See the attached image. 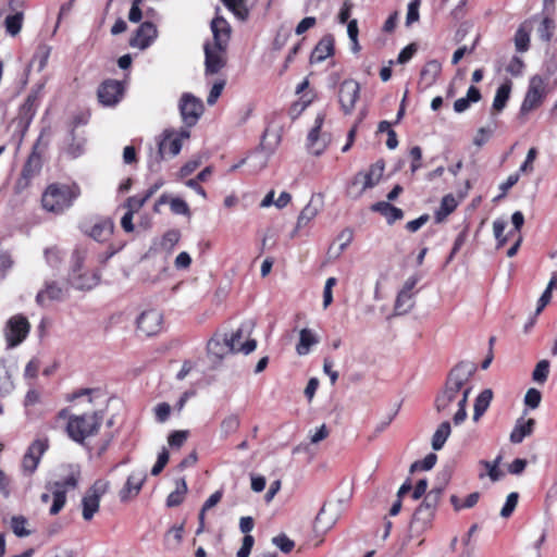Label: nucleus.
Instances as JSON below:
<instances>
[{
    "label": "nucleus",
    "mask_w": 557,
    "mask_h": 557,
    "mask_svg": "<svg viewBox=\"0 0 557 557\" xmlns=\"http://www.w3.org/2000/svg\"><path fill=\"white\" fill-rule=\"evenodd\" d=\"M475 367L471 363L460 362L456 364L447 375L445 386L435 398L434 406L438 413H448L453 404L458 409L453 420L456 425L461 424L467 418L466 406L472 391L471 379Z\"/></svg>",
    "instance_id": "nucleus-1"
},
{
    "label": "nucleus",
    "mask_w": 557,
    "mask_h": 557,
    "mask_svg": "<svg viewBox=\"0 0 557 557\" xmlns=\"http://www.w3.org/2000/svg\"><path fill=\"white\" fill-rule=\"evenodd\" d=\"M82 196V188L75 181L48 183L40 195V209L57 218L67 213Z\"/></svg>",
    "instance_id": "nucleus-2"
},
{
    "label": "nucleus",
    "mask_w": 557,
    "mask_h": 557,
    "mask_svg": "<svg viewBox=\"0 0 557 557\" xmlns=\"http://www.w3.org/2000/svg\"><path fill=\"white\" fill-rule=\"evenodd\" d=\"M55 425L65 422L67 436L76 442L84 443L87 437L99 433L103 422V412L94 411L83 414H71L67 408L61 409L54 419Z\"/></svg>",
    "instance_id": "nucleus-3"
},
{
    "label": "nucleus",
    "mask_w": 557,
    "mask_h": 557,
    "mask_svg": "<svg viewBox=\"0 0 557 557\" xmlns=\"http://www.w3.org/2000/svg\"><path fill=\"white\" fill-rule=\"evenodd\" d=\"M243 337V330L238 329L230 336L227 334L215 333L207 344V351L209 357L221 361L227 355L234 352H244L246 355L252 352L257 347L256 339H248L240 347H236V338Z\"/></svg>",
    "instance_id": "nucleus-4"
},
{
    "label": "nucleus",
    "mask_w": 557,
    "mask_h": 557,
    "mask_svg": "<svg viewBox=\"0 0 557 557\" xmlns=\"http://www.w3.org/2000/svg\"><path fill=\"white\" fill-rule=\"evenodd\" d=\"M79 480L81 470L78 466L70 465L64 475L47 485V488L52 493L53 499L49 510L51 516L58 515L64 508L66 504V493L71 490H75L78 486Z\"/></svg>",
    "instance_id": "nucleus-5"
},
{
    "label": "nucleus",
    "mask_w": 557,
    "mask_h": 557,
    "mask_svg": "<svg viewBox=\"0 0 557 557\" xmlns=\"http://www.w3.org/2000/svg\"><path fill=\"white\" fill-rule=\"evenodd\" d=\"M44 165L42 154L39 151V144L36 143L27 156L21 173L14 183V193L20 195L27 190L33 181L40 175Z\"/></svg>",
    "instance_id": "nucleus-6"
},
{
    "label": "nucleus",
    "mask_w": 557,
    "mask_h": 557,
    "mask_svg": "<svg viewBox=\"0 0 557 557\" xmlns=\"http://www.w3.org/2000/svg\"><path fill=\"white\" fill-rule=\"evenodd\" d=\"M547 96L546 81L541 75H533L519 110V119H524L530 112L539 109Z\"/></svg>",
    "instance_id": "nucleus-7"
},
{
    "label": "nucleus",
    "mask_w": 557,
    "mask_h": 557,
    "mask_svg": "<svg viewBox=\"0 0 557 557\" xmlns=\"http://www.w3.org/2000/svg\"><path fill=\"white\" fill-rule=\"evenodd\" d=\"M109 488V482L97 480L86 492L82 499L83 506V518L86 521H90L95 513L99 511L100 499L107 493Z\"/></svg>",
    "instance_id": "nucleus-8"
},
{
    "label": "nucleus",
    "mask_w": 557,
    "mask_h": 557,
    "mask_svg": "<svg viewBox=\"0 0 557 557\" xmlns=\"http://www.w3.org/2000/svg\"><path fill=\"white\" fill-rule=\"evenodd\" d=\"M30 331V324L26 317L15 314L7 322L5 341L8 347L13 348L25 341Z\"/></svg>",
    "instance_id": "nucleus-9"
},
{
    "label": "nucleus",
    "mask_w": 557,
    "mask_h": 557,
    "mask_svg": "<svg viewBox=\"0 0 557 557\" xmlns=\"http://www.w3.org/2000/svg\"><path fill=\"white\" fill-rule=\"evenodd\" d=\"M125 86L117 79H104L97 89V98L103 107H115L124 97Z\"/></svg>",
    "instance_id": "nucleus-10"
},
{
    "label": "nucleus",
    "mask_w": 557,
    "mask_h": 557,
    "mask_svg": "<svg viewBox=\"0 0 557 557\" xmlns=\"http://www.w3.org/2000/svg\"><path fill=\"white\" fill-rule=\"evenodd\" d=\"M163 317L156 310L144 311L137 319V332L141 336H153L162 330Z\"/></svg>",
    "instance_id": "nucleus-11"
},
{
    "label": "nucleus",
    "mask_w": 557,
    "mask_h": 557,
    "mask_svg": "<svg viewBox=\"0 0 557 557\" xmlns=\"http://www.w3.org/2000/svg\"><path fill=\"white\" fill-rule=\"evenodd\" d=\"M360 85L354 79H345L339 85L338 100L345 114H350L359 99Z\"/></svg>",
    "instance_id": "nucleus-12"
},
{
    "label": "nucleus",
    "mask_w": 557,
    "mask_h": 557,
    "mask_svg": "<svg viewBox=\"0 0 557 557\" xmlns=\"http://www.w3.org/2000/svg\"><path fill=\"white\" fill-rule=\"evenodd\" d=\"M180 110L184 123L187 126H194L203 112V104L196 97L185 94L181 99Z\"/></svg>",
    "instance_id": "nucleus-13"
},
{
    "label": "nucleus",
    "mask_w": 557,
    "mask_h": 557,
    "mask_svg": "<svg viewBox=\"0 0 557 557\" xmlns=\"http://www.w3.org/2000/svg\"><path fill=\"white\" fill-rule=\"evenodd\" d=\"M47 448L48 444L42 440H36L29 445L22 460V469L25 474L32 475L36 471Z\"/></svg>",
    "instance_id": "nucleus-14"
},
{
    "label": "nucleus",
    "mask_w": 557,
    "mask_h": 557,
    "mask_svg": "<svg viewBox=\"0 0 557 557\" xmlns=\"http://www.w3.org/2000/svg\"><path fill=\"white\" fill-rule=\"evenodd\" d=\"M206 75L219 73L226 65V49H221L211 44L205 45Z\"/></svg>",
    "instance_id": "nucleus-15"
},
{
    "label": "nucleus",
    "mask_w": 557,
    "mask_h": 557,
    "mask_svg": "<svg viewBox=\"0 0 557 557\" xmlns=\"http://www.w3.org/2000/svg\"><path fill=\"white\" fill-rule=\"evenodd\" d=\"M325 120L324 113H319L314 120V125L307 137V147L315 156L321 154L326 148V140L321 136V128Z\"/></svg>",
    "instance_id": "nucleus-16"
},
{
    "label": "nucleus",
    "mask_w": 557,
    "mask_h": 557,
    "mask_svg": "<svg viewBox=\"0 0 557 557\" xmlns=\"http://www.w3.org/2000/svg\"><path fill=\"white\" fill-rule=\"evenodd\" d=\"M157 33V27L152 22H144L129 39V46L141 50L146 49L154 40Z\"/></svg>",
    "instance_id": "nucleus-17"
},
{
    "label": "nucleus",
    "mask_w": 557,
    "mask_h": 557,
    "mask_svg": "<svg viewBox=\"0 0 557 557\" xmlns=\"http://www.w3.org/2000/svg\"><path fill=\"white\" fill-rule=\"evenodd\" d=\"M147 479V475L144 471H134L132 472L124 486L121 488L119 496L121 502H127L131 498L136 497Z\"/></svg>",
    "instance_id": "nucleus-18"
},
{
    "label": "nucleus",
    "mask_w": 557,
    "mask_h": 557,
    "mask_svg": "<svg viewBox=\"0 0 557 557\" xmlns=\"http://www.w3.org/2000/svg\"><path fill=\"white\" fill-rule=\"evenodd\" d=\"M213 34V45L221 49H226L231 38V26L222 16H215L211 22Z\"/></svg>",
    "instance_id": "nucleus-19"
},
{
    "label": "nucleus",
    "mask_w": 557,
    "mask_h": 557,
    "mask_svg": "<svg viewBox=\"0 0 557 557\" xmlns=\"http://www.w3.org/2000/svg\"><path fill=\"white\" fill-rule=\"evenodd\" d=\"M182 149V140L180 137L174 136L170 131H164L163 138L159 143L158 156L160 160L166 157H174L180 153Z\"/></svg>",
    "instance_id": "nucleus-20"
},
{
    "label": "nucleus",
    "mask_w": 557,
    "mask_h": 557,
    "mask_svg": "<svg viewBox=\"0 0 557 557\" xmlns=\"http://www.w3.org/2000/svg\"><path fill=\"white\" fill-rule=\"evenodd\" d=\"M335 50V40L331 34L323 36L310 54V63L323 62L326 58L332 57Z\"/></svg>",
    "instance_id": "nucleus-21"
},
{
    "label": "nucleus",
    "mask_w": 557,
    "mask_h": 557,
    "mask_svg": "<svg viewBox=\"0 0 557 557\" xmlns=\"http://www.w3.org/2000/svg\"><path fill=\"white\" fill-rule=\"evenodd\" d=\"M114 227L115 226L112 219H101L94 224L89 232V236L100 243L107 242L113 235Z\"/></svg>",
    "instance_id": "nucleus-22"
},
{
    "label": "nucleus",
    "mask_w": 557,
    "mask_h": 557,
    "mask_svg": "<svg viewBox=\"0 0 557 557\" xmlns=\"http://www.w3.org/2000/svg\"><path fill=\"white\" fill-rule=\"evenodd\" d=\"M63 296L62 287L55 282H49L46 283L45 288L37 294L36 301L40 306H46L49 301L61 300Z\"/></svg>",
    "instance_id": "nucleus-23"
},
{
    "label": "nucleus",
    "mask_w": 557,
    "mask_h": 557,
    "mask_svg": "<svg viewBox=\"0 0 557 557\" xmlns=\"http://www.w3.org/2000/svg\"><path fill=\"white\" fill-rule=\"evenodd\" d=\"M372 210L380 212L383 216H385L388 224H393L397 220H401L404 218V211L387 201H380L374 203L372 206Z\"/></svg>",
    "instance_id": "nucleus-24"
},
{
    "label": "nucleus",
    "mask_w": 557,
    "mask_h": 557,
    "mask_svg": "<svg viewBox=\"0 0 557 557\" xmlns=\"http://www.w3.org/2000/svg\"><path fill=\"white\" fill-rule=\"evenodd\" d=\"M481 98L482 95L480 89L475 86H470L467 91V96L459 98L454 102V110L457 113H462L469 109L471 103L479 102Z\"/></svg>",
    "instance_id": "nucleus-25"
},
{
    "label": "nucleus",
    "mask_w": 557,
    "mask_h": 557,
    "mask_svg": "<svg viewBox=\"0 0 557 557\" xmlns=\"http://www.w3.org/2000/svg\"><path fill=\"white\" fill-rule=\"evenodd\" d=\"M442 71L441 63L436 60H431L425 63L420 72V82L424 83L426 87L433 85Z\"/></svg>",
    "instance_id": "nucleus-26"
},
{
    "label": "nucleus",
    "mask_w": 557,
    "mask_h": 557,
    "mask_svg": "<svg viewBox=\"0 0 557 557\" xmlns=\"http://www.w3.org/2000/svg\"><path fill=\"white\" fill-rule=\"evenodd\" d=\"M457 206V200L451 194L445 195L442 198L440 208L435 212L436 222L440 223L444 221L450 213L456 210Z\"/></svg>",
    "instance_id": "nucleus-27"
},
{
    "label": "nucleus",
    "mask_w": 557,
    "mask_h": 557,
    "mask_svg": "<svg viewBox=\"0 0 557 557\" xmlns=\"http://www.w3.org/2000/svg\"><path fill=\"white\" fill-rule=\"evenodd\" d=\"M318 343L317 336L309 329H302L299 333V343L296 346L298 355L304 356L310 351L311 346Z\"/></svg>",
    "instance_id": "nucleus-28"
},
{
    "label": "nucleus",
    "mask_w": 557,
    "mask_h": 557,
    "mask_svg": "<svg viewBox=\"0 0 557 557\" xmlns=\"http://www.w3.org/2000/svg\"><path fill=\"white\" fill-rule=\"evenodd\" d=\"M511 91V84L510 83H504L502 84L495 94L492 110L496 112H500L507 104Z\"/></svg>",
    "instance_id": "nucleus-29"
},
{
    "label": "nucleus",
    "mask_w": 557,
    "mask_h": 557,
    "mask_svg": "<svg viewBox=\"0 0 557 557\" xmlns=\"http://www.w3.org/2000/svg\"><path fill=\"white\" fill-rule=\"evenodd\" d=\"M450 433V423L448 421L442 422L432 436V448L434 450L442 449Z\"/></svg>",
    "instance_id": "nucleus-30"
},
{
    "label": "nucleus",
    "mask_w": 557,
    "mask_h": 557,
    "mask_svg": "<svg viewBox=\"0 0 557 557\" xmlns=\"http://www.w3.org/2000/svg\"><path fill=\"white\" fill-rule=\"evenodd\" d=\"M434 516H435V510H433L432 508L425 507L423 504H420V506L416 509V511L413 513L412 523L421 524V528L425 529L426 527L430 525Z\"/></svg>",
    "instance_id": "nucleus-31"
},
{
    "label": "nucleus",
    "mask_w": 557,
    "mask_h": 557,
    "mask_svg": "<svg viewBox=\"0 0 557 557\" xmlns=\"http://www.w3.org/2000/svg\"><path fill=\"white\" fill-rule=\"evenodd\" d=\"M492 398L493 393L491 389H484L479 394L474 403V420H478L487 410Z\"/></svg>",
    "instance_id": "nucleus-32"
},
{
    "label": "nucleus",
    "mask_w": 557,
    "mask_h": 557,
    "mask_svg": "<svg viewBox=\"0 0 557 557\" xmlns=\"http://www.w3.org/2000/svg\"><path fill=\"white\" fill-rule=\"evenodd\" d=\"M24 22V13L16 12L14 14L8 15L4 18V27L8 34L11 36H16L20 34Z\"/></svg>",
    "instance_id": "nucleus-33"
},
{
    "label": "nucleus",
    "mask_w": 557,
    "mask_h": 557,
    "mask_svg": "<svg viewBox=\"0 0 557 557\" xmlns=\"http://www.w3.org/2000/svg\"><path fill=\"white\" fill-rule=\"evenodd\" d=\"M223 4L239 20H246L249 15V10L246 0H221Z\"/></svg>",
    "instance_id": "nucleus-34"
},
{
    "label": "nucleus",
    "mask_w": 557,
    "mask_h": 557,
    "mask_svg": "<svg viewBox=\"0 0 557 557\" xmlns=\"http://www.w3.org/2000/svg\"><path fill=\"white\" fill-rule=\"evenodd\" d=\"M555 30V23L552 15L544 14V17L537 27V35L541 40L549 42Z\"/></svg>",
    "instance_id": "nucleus-35"
},
{
    "label": "nucleus",
    "mask_w": 557,
    "mask_h": 557,
    "mask_svg": "<svg viewBox=\"0 0 557 557\" xmlns=\"http://www.w3.org/2000/svg\"><path fill=\"white\" fill-rule=\"evenodd\" d=\"M187 493V484L184 479H182L176 486V490L170 493L166 498L168 507H177L184 502L185 494Z\"/></svg>",
    "instance_id": "nucleus-36"
},
{
    "label": "nucleus",
    "mask_w": 557,
    "mask_h": 557,
    "mask_svg": "<svg viewBox=\"0 0 557 557\" xmlns=\"http://www.w3.org/2000/svg\"><path fill=\"white\" fill-rule=\"evenodd\" d=\"M413 307L412 295L400 290L396 297L394 311L396 314H405Z\"/></svg>",
    "instance_id": "nucleus-37"
},
{
    "label": "nucleus",
    "mask_w": 557,
    "mask_h": 557,
    "mask_svg": "<svg viewBox=\"0 0 557 557\" xmlns=\"http://www.w3.org/2000/svg\"><path fill=\"white\" fill-rule=\"evenodd\" d=\"M319 213V208L310 201L300 212L297 220V227L307 226Z\"/></svg>",
    "instance_id": "nucleus-38"
},
{
    "label": "nucleus",
    "mask_w": 557,
    "mask_h": 557,
    "mask_svg": "<svg viewBox=\"0 0 557 557\" xmlns=\"http://www.w3.org/2000/svg\"><path fill=\"white\" fill-rule=\"evenodd\" d=\"M533 424L534 421L530 419L527 422L517 425L510 434V441L515 444L521 443L525 436L532 433Z\"/></svg>",
    "instance_id": "nucleus-39"
},
{
    "label": "nucleus",
    "mask_w": 557,
    "mask_h": 557,
    "mask_svg": "<svg viewBox=\"0 0 557 557\" xmlns=\"http://www.w3.org/2000/svg\"><path fill=\"white\" fill-rule=\"evenodd\" d=\"M39 103V91H32L25 99L24 103L21 107V112L23 115L32 119Z\"/></svg>",
    "instance_id": "nucleus-40"
},
{
    "label": "nucleus",
    "mask_w": 557,
    "mask_h": 557,
    "mask_svg": "<svg viewBox=\"0 0 557 557\" xmlns=\"http://www.w3.org/2000/svg\"><path fill=\"white\" fill-rule=\"evenodd\" d=\"M27 519L24 516H14L11 519V528L13 533L18 537L28 536L30 531L26 529Z\"/></svg>",
    "instance_id": "nucleus-41"
},
{
    "label": "nucleus",
    "mask_w": 557,
    "mask_h": 557,
    "mask_svg": "<svg viewBox=\"0 0 557 557\" xmlns=\"http://www.w3.org/2000/svg\"><path fill=\"white\" fill-rule=\"evenodd\" d=\"M71 143L67 144L65 152L71 158H77L84 152V139L76 138L74 132H70Z\"/></svg>",
    "instance_id": "nucleus-42"
},
{
    "label": "nucleus",
    "mask_w": 557,
    "mask_h": 557,
    "mask_svg": "<svg viewBox=\"0 0 557 557\" xmlns=\"http://www.w3.org/2000/svg\"><path fill=\"white\" fill-rule=\"evenodd\" d=\"M240 426V419L237 414L232 413L225 417L221 422V430L227 436L235 433Z\"/></svg>",
    "instance_id": "nucleus-43"
},
{
    "label": "nucleus",
    "mask_w": 557,
    "mask_h": 557,
    "mask_svg": "<svg viewBox=\"0 0 557 557\" xmlns=\"http://www.w3.org/2000/svg\"><path fill=\"white\" fill-rule=\"evenodd\" d=\"M529 42H530V34L529 30L524 28L523 25H521L515 35V44L516 48L520 52H524L529 49Z\"/></svg>",
    "instance_id": "nucleus-44"
},
{
    "label": "nucleus",
    "mask_w": 557,
    "mask_h": 557,
    "mask_svg": "<svg viewBox=\"0 0 557 557\" xmlns=\"http://www.w3.org/2000/svg\"><path fill=\"white\" fill-rule=\"evenodd\" d=\"M549 373V362L548 360H541L535 366V369L532 373V379L537 383L546 382Z\"/></svg>",
    "instance_id": "nucleus-45"
},
{
    "label": "nucleus",
    "mask_w": 557,
    "mask_h": 557,
    "mask_svg": "<svg viewBox=\"0 0 557 557\" xmlns=\"http://www.w3.org/2000/svg\"><path fill=\"white\" fill-rule=\"evenodd\" d=\"M189 431L187 430L173 431L168 437V443L172 448H181L187 441Z\"/></svg>",
    "instance_id": "nucleus-46"
},
{
    "label": "nucleus",
    "mask_w": 557,
    "mask_h": 557,
    "mask_svg": "<svg viewBox=\"0 0 557 557\" xmlns=\"http://www.w3.org/2000/svg\"><path fill=\"white\" fill-rule=\"evenodd\" d=\"M437 460V456L433 453L426 455L422 460L416 461L410 467V472H414L417 470H430L432 469Z\"/></svg>",
    "instance_id": "nucleus-47"
},
{
    "label": "nucleus",
    "mask_w": 557,
    "mask_h": 557,
    "mask_svg": "<svg viewBox=\"0 0 557 557\" xmlns=\"http://www.w3.org/2000/svg\"><path fill=\"white\" fill-rule=\"evenodd\" d=\"M518 498H519V494L517 492H512L507 496L506 503L500 510L502 517L508 518L512 515V512L515 511V509L517 507Z\"/></svg>",
    "instance_id": "nucleus-48"
},
{
    "label": "nucleus",
    "mask_w": 557,
    "mask_h": 557,
    "mask_svg": "<svg viewBox=\"0 0 557 557\" xmlns=\"http://www.w3.org/2000/svg\"><path fill=\"white\" fill-rule=\"evenodd\" d=\"M506 228V222L503 220H496L493 223V231L497 240V247H503L507 242L508 237L504 235Z\"/></svg>",
    "instance_id": "nucleus-49"
},
{
    "label": "nucleus",
    "mask_w": 557,
    "mask_h": 557,
    "mask_svg": "<svg viewBox=\"0 0 557 557\" xmlns=\"http://www.w3.org/2000/svg\"><path fill=\"white\" fill-rule=\"evenodd\" d=\"M442 488H433L424 497L423 504L425 507L432 508L436 511L437 505L440 503L442 496Z\"/></svg>",
    "instance_id": "nucleus-50"
},
{
    "label": "nucleus",
    "mask_w": 557,
    "mask_h": 557,
    "mask_svg": "<svg viewBox=\"0 0 557 557\" xmlns=\"http://www.w3.org/2000/svg\"><path fill=\"white\" fill-rule=\"evenodd\" d=\"M409 157L411 159L410 171L416 173L422 168V149L419 146H414L409 150Z\"/></svg>",
    "instance_id": "nucleus-51"
},
{
    "label": "nucleus",
    "mask_w": 557,
    "mask_h": 557,
    "mask_svg": "<svg viewBox=\"0 0 557 557\" xmlns=\"http://www.w3.org/2000/svg\"><path fill=\"white\" fill-rule=\"evenodd\" d=\"M169 458V451L166 448L163 447L162 450L159 453L158 459L151 469V474L159 475L168 465Z\"/></svg>",
    "instance_id": "nucleus-52"
},
{
    "label": "nucleus",
    "mask_w": 557,
    "mask_h": 557,
    "mask_svg": "<svg viewBox=\"0 0 557 557\" xmlns=\"http://www.w3.org/2000/svg\"><path fill=\"white\" fill-rule=\"evenodd\" d=\"M273 544L276 545L285 554L290 553L295 547V542L285 534H280L273 537Z\"/></svg>",
    "instance_id": "nucleus-53"
},
{
    "label": "nucleus",
    "mask_w": 557,
    "mask_h": 557,
    "mask_svg": "<svg viewBox=\"0 0 557 557\" xmlns=\"http://www.w3.org/2000/svg\"><path fill=\"white\" fill-rule=\"evenodd\" d=\"M225 79H219L212 85L211 90L207 97L208 104L212 106L218 101L225 87Z\"/></svg>",
    "instance_id": "nucleus-54"
},
{
    "label": "nucleus",
    "mask_w": 557,
    "mask_h": 557,
    "mask_svg": "<svg viewBox=\"0 0 557 557\" xmlns=\"http://www.w3.org/2000/svg\"><path fill=\"white\" fill-rule=\"evenodd\" d=\"M537 157V149L532 147L529 149L527 153V158L524 162L520 165L519 172L521 173H531L534 170L533 163Z\"/></svg>",
    "instance_id": "nucleus-55"
},
{
    "label": "nucleus",
    "mask_w": 557,
    "mask_h": 557,
    "mask_svg": "<svg viewBox=\"0 0 557 557\" xmlns=\"http://www.w3.org/2000/svg\"><path fill=\"white\" fill-rule=\"evenodd\" d=\"M146 202V198H144L143 195H136L128 197L124 207L127 209V211L136 213L145 206Z\"/></svg>",
    "instance_id": "nucleus-56"
},
{
    "label": "nucleus",
    "mask_w": 557,
    "mask_h": 557,
    "mask_svg": "<svg viewBox=\"0 0 557 557\" xmlns=\"http://www.w3.org/2000/svg\"><path fill=\"white\" fill-rule=\"evenodd\" d=\"M337 280L335 277H329L324 285L323 290V307L327 308L333 302V287L336 285Z\"/></svg>",
    "instance_id": "nucleus-57"
},
{
    "label": "nucleus",
    "mask_w": 557,
    "mask_h": 557,
    "mask_svg": "<svg viewBox=\"0 0 557 557\" xmlns=\"http://www.w3.org/2000/svg\"><path fill=\"white\" fill-rule=\"evenodd\" d=\"M468 237V227H465L456 237L451 251L448 257V261L453 260L455 255L461 249V247L465 245Z\"/></svg>",
    "instance_id": "nucleus-58"
},
{
    "label": "nucleus",
    "mask_w": 557,
    "mask_h": 557,
    "mask_svg": "<svg viewBox=\"0 0 557 557\" xmlns=\"http://www.w3.org/2000/svg\"><path fill=\"white\" fill-rule=\"evenodd\" d=\"M171 413V406L168 403H160L154 408V414L158 422H165Z\"/></svg>",
    "instance_id": "nucleus-59"
},
{
    "label": "nucleus",
    "mask_w": 557,
    "mask_h": 557,
    "mask_svg": "<svg viewBox=\"0 0 557 557\" xmlns=\"http://www.w3.org/2000/svg\"><path fill=\"white\" fill-rule=\"evenodd\" d=\"M542 399V395L540 391L535 388H530L524 397L525 405L530 408L534 409L537 408Z\"/></svg>",
    "instance_id": "nucleus-60"
},
{
    "label": "nucleus",
    "mask_w": 557,
    "mask_h": 557,
    "mask_svg": "<svg viewBox=\"0 0 557 557\" xmlns=\"http://www.w3.org/2000/svg\"><path fill=\"white\" fill-rule=\"evenodd\" d=\"M416 52H417V45L414 42L409 44L404 49H401V51L399 52L398 58H397V63H399V64L407 63L409 60H411V58L414 55Z\"/></svg>",
    "instance_id": "nucleus-61"
},
{
    "label": "nucleus",
    "mask_w": 557,
    "mask_h": 557,
    "mask_svg": "<svg viewBox=\"0 0 557 557\" xmlns=\"http://www.w3.org/2000/svg\"><path fill=\"white\" fill-rule=\"evenodd\" d=\"M255 543V539L252 535H245L243 539L242 547L237 550L236 556L237 557H249L252 546Z\"/></svg>",
    "instance_id": "nucleus-62"
},
{
    "label": "nucleus",
    "mask_w": 557,
    "mask_h": 557,
    "mask_svg": "<svg viewBox=\"0 0 557 557\" xmlns=\"http://www.w3.org/2000/svg\"><path fill=\"white\" fill-rule=\"evenodd\" d=\"M419 5L420 0H413L408 4V11L406 16L407 25H410L419 20Z\"/></svg>",
    "instance_id": "nucleus-63"
},
{
    "label": "nucleus",
    "mask_w": 557,
    "mask_h": 557,
    "mask_svg": "<svg viewBox=\"0 0 557 557\" xmlns=\"http://www.w3.org/2000/svg\"><path fill=\"white\" fill-rule=\"evenodd\" d=\"M170 207L172 212L175 214H188L189 207L188 205L181 198H173L170 201Z\"/></svg>",
    "instance_id": "nucleus-64"
}]
</instances>
